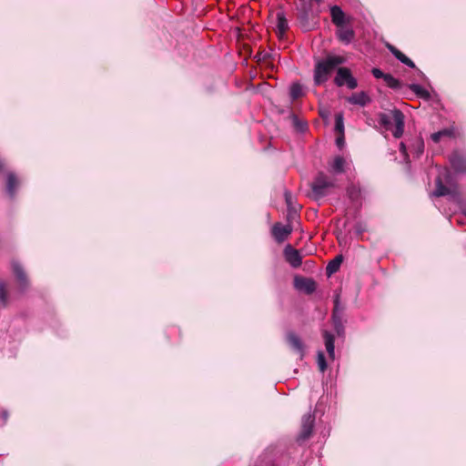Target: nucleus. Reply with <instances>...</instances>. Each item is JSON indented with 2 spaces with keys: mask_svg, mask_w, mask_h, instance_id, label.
Masks as SVG:
<instances>
[{
  "mask_svg": "<svg viewBox=\"0 0 466 466\" xmlns=\"http://www.w3.org/2000/svg\"><path fill=\"white\" fill-rule=\"evenodd\" d=\"M383 80L385 81L386 85L390 88L398 89L400 87V81L390 74H387Z\"/></svg>",
  "mask_w": 466,
  "mask_h": 466,
  "instance_id": "nucleus-26",
  "label": "nucleus"
},
{
  "mask_svg": "<svg viewBox=\"0 0 466 466\" xmlns=\"http://www.w3.org/2000/svg\"><path fill=\"white\" fill-rule=\"evenodd\" d=\"M285 198H286V202L288 204V207L289 208V215L293 216L294 214H296L297 208L295 207H292V205H291V197H290V195L289 193L285 194Z\"/></svg>",
  "mask_w": 466,
  "mask_h": 466,
  "instance_id": "nucleus-31",
  "label": "nucleus"
},
{
  "mask_svg": "<svg viewBox=\"0 0 466 466\" xmlns=\"http://www.w3.org/2000/svg\"><path fill=\"white\" fill-rule=\"evenodd\" d=\"M451 164L456 172H466V157L455 152L451 157Z\"/></svg>",
  "mask_w": 466,
  "mask_h": 466,
  "instance_id": "nucleus-11",
  "label": "nucleus"
},
{
  "mask_svg": "<svg viewBox=\"0 0 466 466\" xmlns=\"http://www.w3.org/2000/svg\"><path fill=\"white\" fill-rule=\"evenodd\" d=\"M330 15L333 24L336 25L338 27L342 26L345 24V14L339 6H331Z\"/></svg>",
  "mask_w": 466,
  "mask_h": 466,
  "instance_id": "nucleus-13",
  "label": "nucleus"
},
{
  "mask_svg": "<svg viewBox=\"0 0 466 466\" xmlns=\"http://www.w3.org/2000/svg\"><path fill=\"white\" fill-rule=\"evenodd\" d=\"M345 63V58L340 56L328 55L324 58L317 59L314 66L313 79L316 86L326 83L331 73L340 65Z\"/></svg>",
  "mask_w": 466,
  "mask_h": 466,
  "instance_id": "nucleus-1",
  "label": "nucleus"
},
{
  "mask_svg": "<svg viewBox=\"0 0 466 466\" xmlns=\"http://www.w3.org/2000/svg\"><path fill=\"white\" fill-rule=\"evenodd\" d=\"M333 187L335 181L323 172H319L311 183L312 194L316 199L327 196Z\"/></svg>",
  "mask_w": 466,
  "mask_h": 466,
  "instance_id": "nucleus-4",
  "label": "nucleus"
},
{
  "mask_svg": "<svg viewBox=\"0 0 466 466\" xmlns=\"http://www.w3.org/2000/svg\"><path fill=\"white\" fill-rule=\"evenodd\" d=\"M314 415L309 413L302 417L301 431L299 434V440L305 441L311 435L313 425H314Z\"/></svg>",
  "mask_w": 466,
  "mask_h": 466,
  "instance_id": "nucleus-8",
  "label": "nucleus"
},
{
  "mask_svg": "<svg viewBox=\"0 0 466 466\" xmlns=\"http://www.w3.org/2000/svg\"><path fill=\"white\" fill-rule=\"evenodd\" d=\"M452 134L453 132L451 129L444 128L442 130L431 134V138L433 142L439 143L442 137H451Z\"/></svg>",
  "mask_w": 466,
  "mask_h": 466,
  "instance_id": "nucleus-22",
  "label": "nucleus"
},
{
  "mask_svg": "<svg viewBox=\"0 0 466 466\" xmlns=\"http://www.w3.org/2000/svg\"><path fill=\"white\" fill-rule=\"evenodd\" d=\"M389 50L391 52V54L398 59L400 60V58L403 56V54L399 50L397 49L395 46H391V45H388L387 46Z\"/></svg>",
  "mask_w": 466,
  "mask_h": 466,
  "instance_id": "nucleus-33",
  "label": "nucleus"
},
{
  "mask_svg": "<svg viewBox=\"0 0 466 466\" xmlns=\"http://www.w3.org/2000/svg\"><path fill=\"white\" fill-rule=\"evenodd\" d=\"M446 185H443L442 178L439 176L436 179V189L433 192L435 197L450 196L453 200L460 203L462 213L466 216V203L461 202L459 191L456 184L452 181L451 175L449 170L445 169L443 174Z\"/></svg>",
  "mask_w": 466,
  "mask_h": 466,
  "instance_id": "nucleus-2",
  "label": "nucleus"
},
{
  "mask_svg": "<svg viewBox=\"0 0 466 466\" xmlns=\"http://www.w3.org/2000/svg\"><path fill=\"white\" fill-rule=\"evenodd\" d=\"M400 151H401L402 155L404 156L405 161L408 163L410 161L409 155L407 153V148H406V146L404 143H400Z\"/></svg>",
  "mask_w": 466,
  "mask_h": 466,
  "instance_id": "nucleus-36",
  "label": "nucleus"
},
{
  "mask_svg": "<svg viewBox=\"0 0 466 466\" xmlns=\"http://www.w3.org/2000/svg\"><path fill=\"white\" fill-rule=\"evenodd\" d=\"M372 75L374 77L376 78H383L385 77V76L387 74H384L380 69L379 68H373L372 71H371Z\"/></svg>",
  "mask_w": 466,
  "mask_h": 466,
  "instance_id": "nucleus-35",
  "label": "nucleus"
},
{
  "mask_svg": "<svg viewBox=\"0 0 466 466\" xmlns=\"http://www.w3.org/2000/svg\"><path fill=\"white\" fill-rule=\"evenodd\" d=\"M335 129L341 135L344 133V123H343V116L342 114L336 115L335 117Z\"/></svg>",
  "mask_w": 466,
  "mask_h": 466,
  "instance_id": "nucleus-27",
  "label": "nucleus"
},
{
  "mask_svg": "<svg viewBox=\"0 0 466 466\" xmlns=\"http://www.w3.org/2000/svg\"><path fill=\"white\" fill-rule=\"evenodd\" d=\"M410 89L416 93L417 95L420 96H424V97H427L429 96V93L428 91H426L423 87H421L419 85H411L410 86Z\"/></svg>",
  "mask_w": 466,
  "mask_h": 466,
  "instance_id": "nucleus-29",
  "label": "nucleus"
},
{
  "mask_svg": "<svg viewBox=\"0 0 466 466\" xmlns=\"http://www.w3.org/2000/svg\"><path fill=\"white\" fill-rule=\"evenodd\" d=\"M340 315H341V312L339 309V299L337 298L335 299V305H334V309H333V313H332V320H333L334 328L339 335L343 330Z\"/></svg>",
  "mask_w": 466,
  "mask_h": 466,
  "instance_id": "nucleus-18",
  "label": "nucleus"
},
{
  "mask_svg": "<svg viewBox=\"0 0 466 466\" xmlns=\"http://www.w3.org/2000/svg\"><path fill=\"white\" fill-rule=\"evenodd\" d=\"M289 95L292 100H295L302 96V88L301 86L298 83H294L291 85L289 89Z\"/></svg>",
  "mask_w": 466,
  "mask_h": 466,
  "instance_id": "nucleus-25",
  "label": "nucleus"
},
{
  "mask_svg": "<svg viewBox=\"0 0 466 466\" xmlns=\"http://www.w3.org/2000/svg\"><path fill=\"white\" fill-rule=\"evenodd\" d=\"M346 160L343 157L337 156L329 163V171L335 175L342 174L345 171Z\"/></svg>",
  "mask_w": 466,
  "mask_h": 466,
  "instance_id": "nucleus-16",
  "label": "nucleus"
},
{
  "mask_svg": "<svg viewBox=\"0 0 466 466\" xmlns=\"http://www.w3.org/2000/svg\"><path fill=\"white\" fill-rule=\"evenodd\" d=\"M318 365H319V370L321 372H324L326 370L327 362H326L324 353L321 351H319V353H318Z\"/></svg>",
  "mask_w": 466,
  "mask_h": 466,
  "instance_id": "nucleus-28",
  "label": "nucleus"
},
{
  "mask_svg": "<svg viewBox=\"0 0 466 466\" xmlns=\"http://www.w3.org/2000/svg\"><path fill=\"white\" fill-rule=\"evenodd\" d=\"M287 339L290 347L299 353L300 358H302L304 355V345L301 339L294 332L288 333Z\"/></svg>",
  "mask_w": 466,
  "mask_h": 466,
  "instance_id": "nucleus-12",
  "label": "nucleus"
},
{
  "mask_svg": "<svg viewBox=\"0 0 466 466\" xmlns=\"http://www.w3.org/2000/svg\"><path fill=\"white\" fill-rule=\"evenodd\" d=\"M336 142H337V145H338L339 147H341V146L343 145V143H344V137H343V136H342L341 137H338Z\"/></svg>",
  "mask_w": 466,
  "mask_h": 466,
  "instance_id": "nucleus-37",
  "label": "nucleus"
},
{
  "mask_svg": "<svg viewBox=\"0 0 466 466\" xmlns=\"http://www.w3.org/2000/svg\"><path fill=\"white\" fill-rule=\"evenodd\" d=\"M323 338L325 340L326 350L329 357L334 358V336L330 332L325 330L323 332Z\"/></svg>",
  "mask_w": 466,
  "mask_h": 466,
  "instance_id": "nucleus-19",
  "label": "nucleus"
},
{
  "mask_svg": "<svg viewBox=\"0 0 466 466\" xmlns=\"http://www.w3.org/2000/svg\"><path fill=\"white\" fill-rule=\"evenodd\" d=\"M12 269L20 286L22 288H25L28 281L26 274L25 273L21 265L18 262L14 261L12 262Z\"/></svg>",
  "mask_w": 466,
  "mask_h": 466,
  "instance_id": "nucleus-14",
  "label": "nucleus"
},
{
  "mask_svg": "<svg viewBox=\"0 0 466 466\" xmlns=\"http://www.w3.org/2000/svg\"><path fill=\"white\" fill-rule=\"evenodd\" d=\"M347 194H348V197L352 201H357L359 199V198L360 197V189L359 187H357L355 185H351L347 188Z\"/></svg>",
  "mask_w": 466,
  "mask_h": 466,
  "instance_id": "nucleus-24",
  "label": "nucleus"
},
{
  "mask_svg": "<svg viewBox=\"0 0 466 466\" xmlns=\"http://www.w3.org/2000/svg\"><path fill=\"white\" fill-rule=\"evenodd\" d=\"M379 123L387 130H391L396 138H400L404 131V115L399 109H393L389 113L379 115Z\"/></svg>",
  "mask_w": 466,
  "mask_h": 466,
  "instance_id": "nucleus-3",
  "label": "nucleus"
},
{
  "mask_svg": "<svg viewBox=\"0 0 466 466\" xmlns=\"http://www.w3.org/2000/svg\"><path fill=\"white\" fill-rule=\"evenodd\" d=\"M400 61L401 63H403L404 65H406V66H410V67H412V68H413V67H415L414 63H413V62H412L409 57H407L404 54H403V56L400 58Z\"/></svg>",
  "mask_w": 466,
  "mask_h": 466,
  "instance_id": "nucleus-34",
  "label": "nucleus"
},
{
  "mask_svg": "<svg viewBox=\"0 0 466 466\" xmlns=\"http://www.w3.org/2000/svg\"><path fill=\"white\" fill-rule=\"evenodd\" d=\"M317 3H320L322 0H315Z\"/></svg>",
  "mask_w": 466,
  "mask_h": 466,
  "instance_id": "nucleus-38",
  "label": "nucleus"
},
{
  "mask_svg": "<svg viewBox=\"0 0 466 466\" xmlns=\"http://www.w3.org/2000/svg\"><path fill=\"white\" fill-rule=\"evenodd\" d=\"M347 101L351 105L365 106L371 102L370 96L364 92L353 93L350 96L347 97Z\"/></svg>",
  "mask_w": 466,
  "mask_h": 466,
  "instance_id": "nucleus-9",
  "label": "nucleus"
},
{
  "mask_svg": "<svg viewBox=\"0 0 466 466\" xmlns=\"http://www.w3.org/2000/svg\"><path fill=\"white\" fill-rule=\"evenodd\" d=\"M294 286L297 289L304 291L307 294H311L316 289V282L308 278L295 277Z\"/></svg>",
  "mask_w": 466,
  "mask_h": 466,
  "instance_id": "nucleus-7",
  "label": "nucleus"
},
{
  "mask_svg": "<svg viewBox=\"0 0 466 466\" xmlns=\"http://www.w3.org/2000/svg\"><path fill=\"white\" fill-rule=\"evenodd\" d=\"M337 36L340 42L348 45L353 40L355 33L351 28L344 27L342 25L337 30Z\"/></svg>",
  "mask_w": 466,
  "mask_h": 466,
  "instance_id": "nucleus-15",
  "label": "nucleus"
},
{
  "mask_svg": "<svg viewBox=\"0 0 466 466\" xmlns=\"http://www.w3.org/2000/svg\"><path fill=\"white\" fill-rule=\"evenodd\" d=\"M291 231L292 228L289 225L282 226L280 224H276L272 228V234L278 242L284 241Z\"/></svg>",
  "mask_w": 466,
  "mask_h": 466,
  "instance_id": "nucleus-10",
  "label": "nucleus"
},
{
  "mask_svg": "<svg viewBox=\"0 0 466 466\" xmlns=\"http://www.w3.org/2000/svg\"><path fill=\"white\" fill-rule=\"evenodd\" d=\"M389 50L391 52V54L398 59L400 60V58L403 56V54L399 50L397 49L395 46H391V45H388L387 46Z\"/></svg>",
  "mask_w": 466,
  "mask_h": 466,
  "instance_id": "nucleus-32",
  "label": "nucleus"
},
{
  "mask_svg": "<svg viewBox=\"0 0 466 466\" xmlns=\"http://www.w3.org/2000/svg\"><path fill=\"white\" fill-rule=\"evenodd\" d=\"M410 153L413 157H420L424 152V141L421 137H415L410 145Z\"/></svg>",
  "mask_w": 466,
  "mask_h": 466,
  "instance_id": "nucleus-17",
  "label": "nucleus"
},
{
  "mask_svg": "<svg viewBox=\"0 0 466 466\" xmlns=\"http://www.w3.org/2000/svg\"><path fill=\"white\" fill-rule=\"evenodd\" d=\"M334 83L337 86H347L349 89H355L358 86L357 79L352 76L348 67L338 68Z\"/></svg>",
  "mask_w": 466,
  "mask_h": 466,
  "instance_id": "nucleus-5",
  "label": "nucleus"
},
{
  "mask_svg": "<svg viewBox=\"0 0 466 466\" xmlns=\"http://www.w3.org/2000/svg\"><path fill=\"white\" fill-rule=\"evenodd\" d=\"M284 257L292 268H299L302 263V255L299 250L288 245L284 248Z\"/></svg>",
  "mask_w": 466,
  "mask_h": 466,
  "instance_id": "nucleus-6",
  "label": "nucleus"
},
{
  "mask_svg": "<svg viewBox=\"0 0 466 466\" xmlns=\"http://www.w3.org/2000/svg\"><path fill=\"white\" fill-rule=\"evenodd\" d=\"M277 27L280 34H284L289 28L288 20L282 12L277 14Z\"/></svg>",
  "mask_w": 466,
  "mask_h": 466,
  "instance_id": "nucleus-21",
  "label": "nucleus"
},
{
  "mask_svg": "<svg viewBox=\"0 0 466 466\" xmlns=\"http://www.w3.org/2000/svg\"><path fill=\"white\" fill-rule=\"evenodd\" d=\"M7 300V293L5 289V284L1 282L0 283V302L3 304H5Z\"/></svg>",
  "mask_w": 466,
  "mask_h": 466,
  "instance_id": "nucleus-30",
  "label": "nucleus"
},
{
  "mask_svg": "<svg viewBox=\"0 0 466 466\" xmlns=\"http://www.w3.org/2000/svg\"><path fill=\"white\" fill-rule=\"evenodd\" d=\"M18 185V180L14 173H9L7 175V182H6V191L10 197H14L15 193V188Z\"/></svg>",
  "mask_w": 466,
  "mask_h": 466,
  "instance_id": "nucleus-20",
  "label": "nucleus"
},
{
  "mask_svg": "<svg viewBox=\"0 0 466 466\" xmlns=\"http://www.w3.org/2000/svg\"><path fill=\"white\" fill-rule=\"evenodd\" d=\"M341 262H342L341 256L336 257L332 261H330L328 264L327 268H326L328 275H331V274L335 273L339 269Z\"/></svg>",
  "mask_w": 466,
  "mask_h": 466,
  "instance_id": "nucleus-23",
  "label": "nucleus"
}]
</instances>
